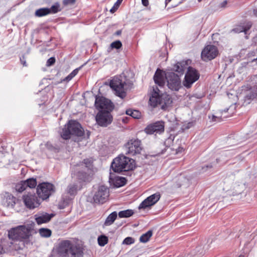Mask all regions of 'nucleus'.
<instances>
[{"label": "nucleus", "instance_id": "f257e3e1", "mask_svg": "<svg viewBox=\"0 0 257 257\" xmlns=\"http://www.w3.org/2000/svg\"><path fill=\"white\" fill-rule=\"evenodd\" d=\"M165 79L167 81V86L172 90L178 91L181 87V80L178 75L174 72H164L158 69L154 76V80L156 84L161 88L165 83Z\"/></svg>", "mask_w": 257, "mask_h": 257}, {"label": "nucleus", "instance_id": "f03ea898", "mask_svg": "<svg viewBox=\"0 0 257 257\" xmlns=\"http://www.w3.org/2000/svg\"><path fill=\"white\" fill-rule=\"evenodd\" d=\"M93 161L90 159H85L80 164L74 166L72 170V175L80 182H89L93 177Z\"/></svg>", "mask_w": 257, "mask_h": 257}, {"label": "nucleus", "instance_id": "7ed1b4c3", "mask_svg": "<svg viewBox=\"0 0 257 257\" xmlns=\"http://www.w3.org/2000/svg\"><path fill=\"white\" fill-rule=\"evenodd\" d=\"M111 168L114 172L118 173L132 170L135 168V161L123 155H120L113 160Z\"/></svg>", "mask_w": 257, "mask_h": 257}, {"label": "nucleus", "instance_id": "20e7f679", "mask_svg": "<svg viewBox=\"0 0 257 257\" xmlns=\"http://www.w3.org/2000/svg\"><path fill=\"white\" fill-rule=\"evenodd\" d=\"M149 101L150 104L153 107H156L158 104L162 105L161 108L163 109H166L172 102L171 96L167 93L160 94V90L157 87L153 88Z\"/></svg>", "mask_w": 257, "mask_h": 257}, {"label": "nucleus", "instance_id": "39448f33", "mask_svg": "<svg viewBox=\"0 0 257 257\" xmlns=\"http://www.w3.org/2000/svg\"><path fill=\"white\" fill-rule=\"evenodd\" d=\"M34 231L30 227L20 225L11 228L8 233L9 239L22 241L29 238Z\"/></svg>", "mask_w": 257, "mask_h": 257}, {"label": "nucleus", "instance_id": "423d86ee", "mask_svg": "<svg viewBox=\"0 0 257 257\" xmlns=\"http://www.w3.org/2000/svg\"><path fill=\"white\" fill-rule=\"evenodd\" d=\"M84 135V130L81 124L75 120L69 121L67 126H65L61 134V137L68 140L71 136L82 137Z\"/></svg>", "mask_w": 257, "mask_h": 257}, {"label": "nucleus", "instance_id": "0eeeda50", "mask_svg": "<svg viewBox=\"0 0 257 257\" xmlns=\"http://www.w3.org/2000/svg\"><path fill=\"white\" fill-rule=\"evenodd\" d=\"M56 191L54 185L48 182H43L37 186V193L43 200L48 199Z\"/></svg>", "mask_w": 257, "mask_h": 257}, {"label": "nucleus", "instance_id": "6e6552de", "mask_svg": "<svg viewBox=\"0 0 257 257\" xmlns=\"http://www.w3.org/2000/svg\"><path fill=\"white\" fill-rule=\"evenodd\" d=\"M126 154L134 156L140 154L143 150L141 141L138 139L130 140L125 145Z\"/></svg>", "mask_w": 257, "mask_h": 257}, {"label": "nucleus", "instance_id": "1a4fd4ad", "mask_svg": "<svg viewBox=\"0 0 257 257\" xmlns=\"http://www.w3.org/2000/svg\"><path fill=\"white\" fill-rule=\"evenodd\" d=\"M126 83L122 82L118 77H114L110 82V87L115 91V94L120 98L123 99L126 96L124 91V86Z\"/></svg>", "mask_w": 257, "mask_h": 257}, {"label": "nucleus", "instance_id": "9d476101", "mask_svg": "<svg viewBox=\"0 0 257 257\" xmlns=\"http://www.w3.org/2000/svg\"><path fill=\"white\" fill-rule=\"evenodd\" d=\"M187 68L188 70L185 74L183 84L185 87L189 88L199 79L200 75L194 68L191 67H188Z\"/></svg>", "mask_w": 257, "mask_h": 257}, {"label": "nucleus", "instance_id": "9b49d317", "mask_svg": "<svg viewBox=\"0 0 257 257\" xmlns=\"http://www.w3.org/2000/svg\"><path fill=\"white\" fill-rule=\"evenodd\" d=\"M95 105L96 108L101 109L100 111H108L109 112L114 108V105L111 101L104 97L96 96Z\"/></svg>", "mask_w": 257, "mask_h": 257}, {"label": "nucleus", "instance_id": "f8f14e48", "mask_svg": "<svg viewBox=\"0 0 257 257\" xmlns=\"http://www.w3.org/2000/svg\"><path fill=\"white\" fill-rule=\"evenodd\" d=\"M112 119V116L108 111H99L96 116L97 124L103 127H106L110 124Z\"/></svg>", "mask_w": 257, "mask_h": 257}, {"label": "nucleus", "instance_id": "ddd939ff", "mask_svg": "<svg viewBox=\"0 0 257 257\" xmlns=\"http://www.w3.org/2000/svg\"><path fill=\"white\" fill-rule=\"evenodd\" d=\"M165 122L163 121H157L150 123L145 128V132L149 135L160 134L164 132Z\"/></svg>", "mask_w": 257, "mask_h": 257}, {"label": "nucleus", "instance_id": "4468645a", "mask_svg": "<svg viewBox=\"0 0 257 257\" xmlns=\"http://www.w3.org/2000/svg\"><path fill=\"white\" fill-rule=\"evenodd\" d=\"M23 199L25 206L30 209L38 207L41 204L40 199L34 193H28L24 195Z\"/></svg>", "mask_w": 257, "mask_h": 257}, {"label": "nucleus", "instance_id": "2eb2a0df", "mask_svg": "<svg viewBox=\"0 0 257 257\" xmlns=\"http://www.w3.org/2000/svg\"><path fill=\"white\" fill-rule=\"evenodd\" d=\"M217 48L213 45H207L201 52V58L203 60L207 61L214 59L218 55Z\"/></svg>", "mask_w": 257, "mask_h": 257}, {"label": "nucleus", "instance_id": "dca6fc26", "mask_svg": "<svg viewBox=\"0 0 257 257\" xmlns=\"http://www.w3.org/2000/svg\"><path fill=\"white\" fill-rule=\"evenodd\" d=\"M109 196L108 189L104 186H101L93 196V200L95 203H103Z\"/></svg>", "mask_w": 257, "mask_h": 257}, {"label": "nucleus", "instance_id": "f3484780", "mask_svg": "<svg viewBox=\"0 0 257 257\" xmlns=\"http://www.w3.org/2000/svg\"><path fill=\"white\" fill-rule=\"evenodd\" d=\"M160 198V193H156L145 199L139 205V209H145L151 207L156 204Z\"/></svg>", "mask_w": 257, "mask_h": 257}, {"label": "nucleus", "instance_id": "a211bd4d", "mask_svg": "<svg viewBox=\"0 0 257 257\" xmlns=\"http://www.w3.org/2000/svg\"><path fill=\"white\" fill-rule=\"evenodd\" d=\"M71 242L69 256L71 257H83V248L82 245L77 243V242L72 243Z\"/></svg>", "mask_w": 257, "mask_h": 257}, {"label": "nucleus", "instance_id": "6ab92c4d", "mask_svg": "<svg viewBox=\"0 0 257 257\" xmlns=\"http://www.w3.org/2000/svg\"><path fill=\"white\" fill-rule=\"evenodd\" d=\"M71 242H61L57 249L58 254L62 257H69Z\"/></svg>", "mask_w": 257, "mask_h": 257}, {"label": "nucleus", "instance_id": "aec40b11", "mask_svg": "<svg viewBox=\"0 0 257 257\" xmlns=\"http://www.w3.org/2000/svg\"><path fill=\"white\" fill-rule=\"evenodd\" d=\"M126 179L121 177H113V175L110 173L109 182L116 187H119L124 185L126 183Z\"/></svg>", "mask_w": 257, "mask_h": 257}, {"label": "nucleus", "instance_id": "412c9836", "mask_svg": "<svg viewBox=\"0 0 257 257\" xmlns=\"http://www.w3.org/2000/svg\"><path fill=\"white\" fill-rule=\"evenodd\" d=\"M53 214H49L47 213H42L39 215H36V221L38 224L49 222L53 217Z\"/></svg>", "mask_w": 257, "mask_h": 257}, {"label": "nucleus", "instance_id": "4be33fe9", "mask_svg": "<svg viewBox=\"0 0 257 257\" xmlns=\"http://www.w3.org/2000/svg\"><path fill=\"white\" fill-rule=\"evenodd\" d=\"M187 62L181 61L177 63L173 67V70L176 72L179 73L180 75L184 73L185 70L187 68Z\"/></svg>", "mask_w": 257, "mask_h": 257}, {"label": "nucleus", "instance_id": "5701e85b", "mask_svg": "<svg viewBox=\"0 0 257 257\" xmlns=\"http://www.w3.org/2000/svg\"><path fill=\"white\" fill-rule=\"evenodd\" d=\"M190 179L186 178L185 176L180 175L177 179V186L178 187L181 186H188L190 185Z\"/></svg>", "mask_w": 257, "mask_h": 257}, {"label": "nucleus", "instance_id": "b1692460", "mask_svg": "<svg viewBox=\"0 0 257 257\" xmlns=\"http://www.w3.org/2000/svg\"><path fill=\"white\" fill-rule=\"evenodd\" d=\"M257 98V86H254L245 95V100H251Z\"/></svg>", "mask_w": 257, "mask_h": 257}, {"label": "nucleus", "instance_id": "393cba45", "mask_svg": "<svg viewBox=\"0 0 257 257\" xmlns=\"http://www.w3.org/2000/svg\"><path fill=\"white\" fill-rule=\"evenodd\" d=\"M78 191V184L77 183L70 184L66 190V192L70 195H75Z\"/></svg>", "mask_w": 257, "mask_h": 257}, {"label": "nucleus", "instance_id": "a878e982", "mask_svg": "<svg viewBox=\"0 0 257 257\" xmlns=\"http://www.w3.org/2000/svg\"><path fill=\"white\" fill-rule=\"evenodd\" d=\"M117 215V214L116 211H114V212H112L111 213H110L107 216V217L106 218V219L105 221V222H104L105 225L108 226V225L112 224L113 223V222L114 221V220H115V219L116 218Z\"/></svg>", "mask_w": 257, "mask_h": 257}, {"label": "nucleus", "instance_id": "bb28decb", "mask_svg": "<svg viewBox=\"0 0 257 257\" xmlns=\"http://www.w3.org/2000/svg\"><path fill=\"white\" fill-rule=\"evenodd\" d=\"M134 213L133 210L127 209L119 211L118 215L120 218H127L132 216Z\"/></svg>", "mask_w": 257, "mask_h": 257}, {"label": "nucleus", "instance_id": "cd10ccee", "mask_svg": "<svg viewBox=\"0 0 257 257\" xmlns=\"http://www.w3.org/2000/svg\"><path fill=\"white\" fill-rule=\"evenodd\" d=\"M50 14L48 8H41L36 11L35 13V16L37 17H41L46 16Z\"/></svg>", "mask_w": 257, "mask_h": 257}, {"label": "nucleus", "instance_id": "c85d7f7f", "mask_svg": "<svg viewBox=\"0 0 257 257\" xmlns=\"http://www.w3.org/2000/svg\"><path fill=\"white\" fill-rule=\"evenodd\" d=\"M251 27V25H250L247 28L244 27L242 26H237L235 28L231 30V32H233L235 33H239L242 32H244L245 34H246L247 31L249 29L250 27Z\"/></svg>", "mask_w": 257, "mask_h": 257}, {"label": "nucleus", "instance_id": "c756f323", "mask_svg": "<svg viewBox=\"0 0 257 257\" xmlns=\"http://www.w3.org/2000/svg\"><path fill=\"white\" fill-rule=\"evenodd\" d=\"M27 185L24 182V181H21L16 185V190L17 192H22L23 191L27 189Z\"/></svg>", "mask_w": 257, "mask_h": 257}, {"label": "nucleus", "instance_id": "7c9ffc66", "mask_svg": "<svg viewBox=\"0 0 257 257\" xmlns=\"http://www.w3.org/2000/svg\"><path fill=\"white\" fill-rule=\"evenodd\" d=\"M51 230L48 228H42L39 229V233L41 236L49 237L51 235Z\"/></svg>", "mask_w": 257, "mask_h": 257}, {"label": "nucleus", "instance_id": "2f4dec72", "mask_svg": "<svg viewBox=\"0 0 257 257\" xmlns=\"http://www.w3.org/2000/svg\"><path fill=\"white\" fill-rule=\"evenodd\" d=\"M24 182L26 184L27 188H35L37 185V181L36 179L34 178L28 179L27 180L24 181Z\"/></svg>", "mask_w": 257, "mask_h": 257}, {"label": "nucleus", "instance_id": "473e14b6", "mask_svg": "<svg viewBox=\"0 0 257 257\" xmlns=\"http://www.w3.org/2000/svg\"><path fill=\"white\" fill-rule=\"evenodd\" d=\"M153 231L151 230L148 231L146 233L143 234L140 237V241H148L152 236Z\"/></svg>", "mask_w": 257, "mask_h": 257}, {"label": "nucleus", "instance_id": "72a5a7b5", "mask_svg": "<svg viewBox=\"0 0 257 257\" xmlns=\"http://www.w3.org/2000/svg\"><path fill=\"white\" fill-rule=\"evenodd\" d=\"M49 10L50 14H55L60 11V5L58 3H56L53 5L50 8H48Z\"/></svg>", "mask_w": 257, "mask_h": 257}, {"label": "nucleus", "instance_id": "f704fd0d", "mask_svg": "<svg viewBox=\"0 0 257 257\" xmlns=\"http://www.w3.org/2000/svg\"><path fill=\"white\" fill-rule=\"evenodd\" d=\"M110 46L112 48H115L116 49H118L122 47V44L121 42L119 40L115 41L113 42H112Z\"/></svg>", "mask_w": 257, "mask_h": 257}, {"label": "nucleus", "instance_id": "c9c22d12", "mask_svg": "<svg viewBox=\"0 0 257 257\" xmlns=\"http://www.w3.org/2000/svg\"><path fill=\"white\" fill-rule=\"evenodd\" d=\"M122 1L121 0H117L116 2L114 4L113 7L110 9V12L111 13H114L118 9Z\"/></svg>", "mask_w": 257, "mask_h": 257}, {"label": "nucleus", "instance_id": "e433bc0d", "mask_svg": "<svg viewBox=\"0 0 257 257\" xmlns=\"http://www.w3.org/2000/svg\"><path fill=\"white\" fill-rule=\"evenodd\" d=\"M132 116L134 118H139L141 116V113L138 110H134Z\"/></svg>", "mask_w": 257, "mask_h": 257}, {"label": "nucleus", "instance_id": "4c0bfd02", "mask_svg": "<svg viewBox=\"0 0 257 257\" xmlns=\"http://www.w3.org/2000/svg\"><path fill=\"white\" fill-rule=\"evenodd\" d=\"M55 62V59L54 57L50 58L47 62V66H50L53 65Z\"/></svg>", "mask_w": 257, "mask_h": 257}, {"label": "nucleus", "instance_id": "58836bf2", "mask_svg": "<svg viewBox=\"0 0 257 257\" xmlns=\"http://www.w3.org/2000/svg\"><path fill=\"white\" fill-rule=\"evenodd\" d=\"M0 242V256H1L2 255L6 252V248L4 247V245L2 244L3 242Z\"/></svg>", "mask_w": 257, "mask_h": 257}, {"label": "nucleus", "instance_id": "ea45409f", "mask_svg": "<svg viewBox=\"0 0 257 257\" xmlns=\"http://www.w3.org/2000/svg\"><path fill=\"white\" fill-rule=\"evenodd\" d=\"M75 1L76 0H64L63 4L65 6L72 5L75 3Z\"/></svg>", "mask_w": 257, "mask_h": 257}, {"label": "nucleus", "instance_id": "a19ab883", "mask_svg": "<svg viewBox=\"0 0 257 257\" xmlns=\"http://www.w3.org/2000/svg\"><path fill=\"white\" fill-rule=\"evenodd\" d=\"M108 238L107 236L104 235H101L97 238V241H108Z\"/></svg>", "mask_w": 257, "mask_h": 257}, {"label": "nucleus", "instance_id": "79ce46f5", "mask_svg": "<svg viewBox=\"0 0 257 257\" xmlns=\"http://www.w3.org/2000/svg\"><path fill=\"white\" fill-rule=\"evenodd\" d=\"M248 245H249L248 242H246V243L244 244V248L243 249V252L245 253H247V252H248L250 251L249 248H248V249H246V248L248 246Z\"/></svg>", "mask_w": 257, "mask_h": 257}, {"label": "nucleus", "instance_id": "37998d69", "mask_svg": "<svg viewBox=\"0 0 257 257\" xmlns=\"http://www.w3.org/2000/svg\"><path fill=\"white\" fill-rule=\"evenodd\" d=\"M20 60H21V62L22 64H23V65L24 66H27V64H26V60H25V57L23 56L22 57V58H21V59H20Z\"/></svg>", "mask_w": 257, "mask_h": 257}, {"label": "nucleus", "instance_id": "c03bdc74", "mask_svg": "<svg viewBox=\"0 0 257 257\" xmlns=\"http://www.w3.org/2000/svg\"><path fill=\"white\" fill-rule=\"evenodd\" d=\"M25 242H23L22 244V246H17L15 245L14 249L17 250L22 249L23 248V247L25 246Z\"/></svg>", "mask_w": 257, "mask_h": 257}, {"label": "nucleus", "instance_id": "a18cd8bd", "mask_svg": "<svg viewBox=\"0 0 257 257\" xmlns=\"http://www.w3.org/2000/svg\"><path fill=\"white\" fill-rule=\"evenodd\" d=\"M73 78V76L70 74L65 78L64 81H69Z\"/></svg>", "mask_w": 257, "mask_h": 257}, {"label": "nucleus", "instance_id": "49530a36", "mask_svg": "<svg viewBox=\"0 0 257 257\" xmlns=\"http://www.w3.org/2000/svg\"><path fill=\"white\" fill-rule=\"evenodd\" d=\"M142 4L145 7H147L149 5L148 0H142Z\"/></svg>", "mask_w": 257, "mask_h": 257}, {"label": "nucleus", "instance_id": "de8ad7c7", "mask_svg": "<svg viewBox=\"0 0 257 257\" xmlns=\"http://www.w3.org/2000/svg\"><path fill=\"white\" fill-rule=\"evenodd\" d=\"M133 110L132 109H128L126 111V113L127 115H129L132 116L133 114Z\"/></svg>", "mask_w": 257, "mask_h": 257}, {"label": "nucleus", "instance_id": "09e8293b", "mask_svg": "<svg viewBox=\"0 0 257 257\" xmlns=\"http://www.w3.org/2000/svg\"><path fill=\"white\" fill-rule=\"evenodd\" d=\"M123 241H134V239L131 237H127Z\"/></svg>", "mask_w": 257, "mask_h": 257}, {"label": "nucleus", "instance_id": "8fccbe9b", "mask_svg": "<svg viewBox=\"0 0 257 257\" xmlns=\"http://www.w3.org/2000/svg\"><path fill=\"white\" fill-rule=\"evenodd\" d=\"M107 242H98V243L100 246H103L107 244Z\"/></svg>", "mask_w": 257, "mask_h": 257}, {"label": "nucleus", "instance_id": "3c124183", "mask_svg": "<svg viewBox=\"0 0 257 257\" xmlns=\"http://www.w3.org/2000/svg\"><path fill=\"white\" fill-rule=\"evenodd\" d=\"M172 141H173V140L171 138H168L165 142V144H166L167 143H171Z\"/></svg>", "mask_w": 257, "mask_h": 257}, {"label": "nucleus", "instance_id": "603ef678", "mask_svg": "<svg viewBox=\"0 0 257 257\" xmlns=\"http://www.w3.org/2000/svg\"><path fill=\"white\" fill-rule=\"evenodd\" d=\"M226 4H227V1H224L221 4V7H224Z\"/></svg>", "mask_w": 257, "mask_h": 257}, {"label": "nucleus", "instance_id": "864d4df0", "mask_svg": "<svg viewBox=\"0 0 257 257\" xmlns=\"http://www.w3.org/2000/svg\"><path fill=\"white\" fill-rule=\"evenodd\" d=\"M46 146L49 149H51L53 148L52 146L48 143L46 144Z\"/></svg>", "mask_w": 257, "mask_h": 257}, {"label": "nucleus", "instance_id": "5fc2aeb1", "mask_svg": "<svg viewBox=\"0 0 257 257\" xmlns=\"http://www.w3.org/2000/svg\"><path fill=\"white\" fill-rule=\"evenodd\" d=\"M121 34V30H120L117 31L115 33V35H117V36H119V35H120Z\"/></svg>", "mask_w": 257, "mask_h": 257}, {"label": "nucleus", "instance_id": "6e6d98bb", "mask_svg": "<svg viewBox=\"0 0 257 257\" xmlns=\"http://www.w3.org/2000/svg\"><path fill=\"white\" fill-rule=\"evenodd\" d=\"M79 68L75 69L72 72H73V73H74V74H75V75H76L79 71Z\"/></svg>", "mask_w": 257, "mask_h": 257}, {"label": "nucleus", "instance_id": "4d7b16f0", "mask_svg": "<svg viewBox=\"0 0 257 257\" xmlns=\"http://www.w3.org/2000/svg\"><path fill=\"white\" fill-rule=\"evenodd\" d=\"M253 14L255 16L257 17V9L253 10Z\"/></svg>", "mask_w": 257, "mask_h": 257}, {"label": "nucleus", "instance_id": "13d9d810", "mask_svg": "<svg viewBox=\"0 0 257 257\" xmlns=\"http://www.w3.org/2000/svg\"><path fill=\"white\" fill-rule=\"evenodd\" d=\"M134 242H122V243L123 244H131L133 243H134Z\"/></svg>", "mask_w": 257, "mask_h": 257}, {"label": "nucleus", "instance_id": "bf43d9fd", "mask_svg": "<svg viewBox=\"0 0 257 257\" xmlns=\"http://www.w3.org/2000/svg\"><path fill=\"white\" fill-rule=\"evenodd\" d=\"M216 117L215 115H213L212 119L213 121H216Z\"/></svg>", "mask_w": 257, "mask_h": 257}, {"label": "nucleus", "instance_id": "052dcab7", "mask_svg": "<svg viewBox=\"0 0 257 257\" xmlns=\"http://www.w3.org/2000/svg\"><path fill=\"white\" fill-rule=\"evenodd\" d=\"M70 74L73 76V78L76 75L75 74L73 73V72H72Z\"/></svg>", "mask_w": 257, "mask_h": 257}, {"label": "nucleus", "instance_id": "680f3d73", "mask_svg": "<svg viewBox=\"0 0 257 257\" xmlns=\"http://www.w3.org/2000/svg\"><path fill=\"white\" fill-rule=\"evenodd\" d=\"M252 62H256L257 64V58L252 60Z\"/></svg>", "mask_w": 257, "mask_h": 257}, {"label": "nucleus", "instance_id": "e2e57ef3", "mask_svg": "<svg viewBox=\"0 0 257 257\" xmlns=\"http://www.w3.org/2000/svg\"><path fill=\"white\" fill-rule=\"evenodd\" d=\"M171 0H166L165 1V3H166V4L167 5L168 4V3L170 2Z\"/></svg>", "mask_w": 257, "mask_h": 257}, {"label": "nucleus", "instance_id": "0e129e2a", "mask_svg": "<svg viewBox=\"0 0 257 257\" xmlns=\"http://www.w3.org/2000/svg\"><path fill=\"white\" fill-rule=\"evenodd\" d=\"M10 242L11 245H14V242L11 241Z\"/></svg>", "mask_w": 257, "mask_h": 257}, {"label": "nucleus", "instance_id": "69168bd1", "mask_svg": "<svg viewBox=\"0 0 257 257\" xmlns=\"http://www.w3.org/2000/svg\"><path fill=\"white\" fill-rule=\"evenodd\" d=\"M238 257H244V255L240 254L238 256Z\"/></svg>", "mask_w": 257, "mask_h": 257}, {"label": "nucleus", "instance_id": "338daca9", "mask_svg": "<svg viewBox=\"0 0 257 257\" xmlns=\"http://www.w3.org/2000/svg\"><path fill=\"white\" fill-rule=\"evenodd\" d=\"M245 38H246V39H248V36H245Z\"/></svg>", "mask_w": 257, "mask_h": 257}, {"label": "nucleus", "instance_id": "774afa93", "mask_svg": "<svg viewBox=\"0 0 257 257\" xmlns=\"http://www.w3.org/2000/svg\"><path fill=\"white\" fill-rule=\"evenodd\" d=\"M163 153H164V152H163V151H162L160 154H163Z\"/></svg>", "mask_w": 257, "mask_h": 257}]
</instances>
